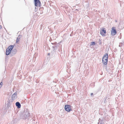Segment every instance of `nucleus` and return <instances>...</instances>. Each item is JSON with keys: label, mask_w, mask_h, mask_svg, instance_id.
<instances>
[{"label": "nucleus", "mask_w": 124, "mask_h": 124, "mask_svg": "<svg viewBox=\"0 0 124 124\" xmlns=\"http://www.w3.org/2000/svg\"><path fill=\"white\" fill-rule=\"evenodd\" d=\"M30 114V113L29 112L27 109H25L23 113V119L27 118L29 117Z\"/></svg>", "instance_id": "nucleus-1"}, {"label": "nucleus", "mask_w": 124, "mask_h": 124, "mask_svg": "<svg viewBox=\"0 0 124 124\" xmlns=\"http://www.w3.org/2000/svg\"><path fill=\"white\" fill-rule=\"evenodd\" d=\"M108 54L107 53L105 54L102 58L103 63L104 65H107L108 61Z\"/></svg>", "instance_id": "nucleus-2"}, {"label": "nucleus", "mask_w": 124, "mask_h": 124, "mask_svg": "<svg viewBox=\"0 0 124 124\" xmlns=\"http://www.w3.org/2000/svg\"><path fill=\"white\" fill-rule=\"evenodd\" d=\"M14 46L11 45L9 46L6 49V54L7 55H9L11 52V51L13 49Z\"/></svg>", "instance_id": "nucleus-3"}, {"label": "nucleus", "mask_w": 124, "mask_h": 124, "mask_svg": "<svg viewBox=\"0 0 124 124\" xmlns=\"http://www.w3.org/2000/svg\"><path fill=\"white\" fill-rule=\"evenodd\" d=\"M34 5L36 7H40L41 6V2L39 0H34Z\"/></svg>", "instance_id": "nucleus-4"}, {"label": "nucleus", "mask_w": 124, "mask_h": 124, "mask_svg": "<svg viewBox=\"0 0 124 124\" xmlns=\"http://www.w3.org/2000/svg\"><path fill=\"white\" fill-rule=\"evenodd\" d=\"M64 108L66 111L68 112L72 110L71 109V106L70 105H65V106Z\"/></svg>", "instance_id": "nucleus-5"}, {"label": "nucleus", "mask_w": 124, "mask_h": 124, "mask_svg": "<svg viewBox=\"0 0 124 124\" xmlns=\"http://www.w3.org/2000/svg\"><path fill=\"white\" fill-rule=\"evenodd\" d=\"M17 52V50L16 49H13L11 51V52L10 53V56H12L16 54Z\"/></svg>", "instance_id": "nucleus-6"}, {"label": "nucleus", "mask_w": 124, "mask_h": 124, "mask_svg": "<svg viewBox=\"0 0 124 124\" xmlns=\"http://www.w3.org/2000/svg\"><path fill=\"white\" fill-rule=\"evenodd\" d=\"M116 33V32L115 27H113L111 31V34L112 35H115Z\"/></svg>", "instance_id": "nucleus-7"}, {"label": "nucleus", "mask_w": 124, "mask_h": 124, "mask_svg": "<svg viewBox=\"0 0 124 124\" xmlns=\"http://www.w3.org/2000/svg\"><path fill=\"white\" fill-rule=\"evenodd\" d=\"M17 93L16 92L13 94L12 96V99L13 100H15L17 98Z\"/></svg>", "instance_id": "nucleus-8"}, {"label": "nucleus", "mask_w": 124, "mask_h": 124, "mask_svg": "<svg viewBox=\"0 0 124 124\" xmlns=\"http://www.w3.org/2000/svg\"><path fill=\"white\" fill-rule=\"evenodd\" d=\"M106 33V31L104 29H102L100 31V34L102 36H105V34Z\"/></svg>", "instance_id": "nucleus-9"}, {"label": "nucleus", "mask_w": 124, "mask_h": 124, "mask_svg": "<svg viewBox=\"0 0 124 124\" xmlns=\"http://www.w3.org/2000/svg\"><path fill=\"white\" fill-rule=\"evenodd\" d=\"M16 105L18 108H21V105L19 102H16Z\"/></svg>", "instance_id": "nucleus-10"}, {"label": "nucleus", "mask_w": 124, "mask_h": 124, "mask_svg": "<svg viewBox=\"0 0 124 124\" xmlns=\"http://www.w3.org/2000/svg\"><path fill=\"white\" fill-rule=\"evenodd\" d=\"M13 101L12 99H8V103L7 104H9V105H11V103Z\"/></svg>", "instance_id": "nucleus-11"}, {"label": "nucleus", "mask_w": 124, "mask_h": 124, "mask_svg": "<svg viewBox=\"0 0 124 124\" xmlns=\"http://www.w3.org/2000/svg\"><path fill=\"white\" fill-rule=\"evenodd\" d=\"M21 36L20 35H19L18 36V37H17V39H16V43H18V42H19V39H20V38L21 37Z\"/></svg>", "instance_id": "nucleus-12"}, {"label": "nucleus", "mask_w": 124, "mask_h": 124, "mask_svg": "<svg viewBox=\"0 0 124 124\" xmlns=\"http://www.w3.org/2000/svg\"><path fill=\"white\" fill-rule=\"evenodd\" d=\"M104 120H101V119L100 118L99 120V122L98 123V124H99V122H100V123L101 122H102V124H103V123H104Z\"/></svg>", "instance_id": "nucleus-13"}, {"label": "nucleus", "mask_w": 124, "mask_h": 124, "mask_svg": "<svg viewBox=\"0 0 124 124\" xmlns=\"http://www.w3.org/2000/svg\"><path fill=\"white\" fill-rule=\"evenodd\" d=\"M6 105H7V106L6 108H8V109L10 110L11 109L10 106L11 105H9V104H7Z\"/></svg>", "instance_id": "nucleus-14"}, {"label": "nucleus", "mask_w": 124, "mask_h": 124, "mask_svg": "<svg viewBox=\"0 0 124 124\" xmlns=\"http://www.w3.org/2000/svg\"><path fill=\"white\" fill-rule=\"evenodd\" d=\"M95 43L94 42H92L91 43L90 45H94L95 44Z\"/></svg>", "instance_id": "nucleus-15"}, {"label": "nucleus", "mask_w": 124, "mask_h": 124, "mask_svg": "<svg viewBox=\"0 0 124 124\" xmlns=\"http://www.w3.org/2000/svg\"><path fill=\"white\" fill-rule=\"evenodd\" d=\"M3 85V83L2 82H1L0 83V85H1V86H2V85Z\"/></svg>", "instance_id": "nucleus-16"}, {"label": "nucleus", "mask_w": 124, "mask_h": 124, "mask_svg": "<svg viewBox=\"0 0 124 124\" xmlns=\"http://www.w3.org/2000/svg\"><path fill=\"white\" fill-rule=\"evenodd\" d=\"M43 13V11H40V14H42Z\"/></svg>", "instance_id": "nucleus-17"}, {"label": "nucleus", "mask_w": 124, "mask_h": 124, "mask_svg": "<svg viewBox=\"0 0 124 124\" xmlns=\"http://www.w3.org/2000/svg\"><path fill=\"white\" fill-rule=\"evenodd\" d=\"M53 47L54 49H55V47H56V46H53Z\"/></svg>", "instance_id": "nucleus-18"}, {"label": "nucleus", "mask_w": 124, "mask_h": 124, "mask_svg": "<svg viewBox=\"0 0 124 124\" xmlns=\"http://www.w3.org/2000/svg\"><path fill=\"white\" fill-rule=\"evenodd\" d=\"M1 25H0V29H1Z\"/></svg>", "instance_id": "nucleus-19"}, {"label": "nucleus", "mask_w": 124, "mask_h": 124, "mask_svg": "<svg viewBox=\"0 0 124 124\" xmlns=\"http://www.w3.org/2000/svg\"><path fill=\"white\" fill-rule=\"evenodd\" d=\"M93 95V93H92L91 94V95L92 96V95Z\"/></svg>", "instance_id": "nucleus-20"}, {"label": "nucleus", "mask_w": 124, "mask_h": 124, "mask_svg": "<svg viewBox=\"0 0 124 124\" xmlns=\"http://www.w3.org/2000/svg\"><path fill=\"white\" fill-rule=\"evenodd\" d=\"M37 8H36V7H35V10H36V9H37Z\"/></svg>", "instance_id": "nucleus-21"}, {"label": "nucleus", "mask_w": 124, "mask_h": 124, "mask_svg": "<svg viewBox=\"0 0 124 124\" xmlns=\"http://www.w3.org/2000/svg\"><path fill=\"white\" fill-rule=\"evenodd\" d=\"M100 124H102V122H101V123H100Z\"/></svg>", "instance_id": "nucleus-22"}, {"label": "nucleus", "mask_w": 124, "mask_h": 124, "mask_svg": "<svg viewBox=\"0 0 124 124\" xmlns=\"http://www.w3.org/2000/svg\"><path fill=\"white\" fill-rule=\"evenodd\" d=\"M76 10H78L77 9H76Z\"/></svg>", "instance_id": "nucleus-23"}, {"label": "nucleus", "mask_w": 124, "mask_h": 124, "mask_svg": "<svg viewBox=\"0 0 124 124\" xmlns=\"http://www.w3.org/2000/svg\"><path fill=\"white\" fill-rule=\"evenodd\" d=\"M119 47H120V45H119Z\"/></svg>", "instance_id": "nucleus-24"}, {"label": "nucleus", "mask_w": 124, "mask_h": 124, "mask_svg": "<svg viewBox=\"0 0 124 124\" xmlns=\"http://www.w3.org/2000/svg\"><path fill=\"white\" fill-rule=\"evenodd\" d=\"M49 54H48V55H49Z\"/></svg>", "instance_id": "nucleus-25"}, {"label": "nucleus", "mask_w": 124, "mask_h": 124, "mask_svg": "<svg viewBox=\"0 0 124 124\" xmlns=\"http://www.w3.org/2000/svg\"><path fill=\"white\" fill-rule=\"evenodd\" d=\"M49 54H48V55H49Z\"/></svg>", "instance_id": "nucleus-26"}]
</instances>
